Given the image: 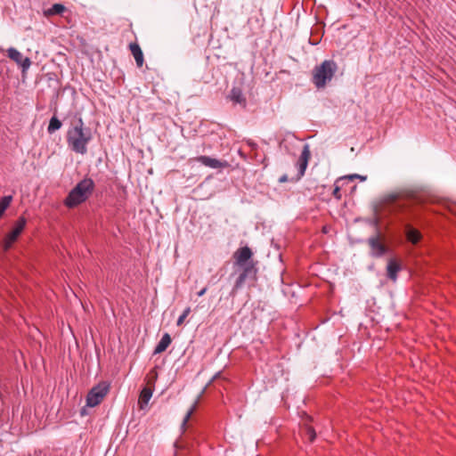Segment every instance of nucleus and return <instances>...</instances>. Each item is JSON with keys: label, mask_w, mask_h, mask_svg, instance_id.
I'll list each match as a JSON object with an SVG mask.
<instances>
[{"label": "nucleus", "mask_w": 456, "mask_h": 456, "mask_svg": "<svg viewBox=\"0 0 456 456\" xmlns=\"http://www.w3.org/2000/svg\"><path fill=\"white\" fill-rule=\"evenodd\" d=\"M93 134L89 127L85 126L81 118L71 123L67 131L66 141L69 148L78 154L87 153V145L92 141Z\"/></svg>", "instance_id": "nucleus-1"}, {"label": "nucleus", "mask_w": 456, "mask_h": 456, "mask_svg": "<svg viewBox=\"0 0 456 456\" xmlns=\"http://www.w3.org/2000/svg\"><path fill=\"white\" fill-rule=\"evenodd\" d=\"M94 182L91 178H84L69 192L64 200V204L69 208H73L85 202L93 193Z\"/></svg>", "instance_id": "nucleus-2"}, {"label": "nucleus", "mask_w": 456, "mask_h": 456, "mask_svg": "<svg viewBox=\"0 0 456 456\" xmlns=\"http://www.w3.org/2000/svg\"><path fill=\"white\" fill-rule=\"evenodd\" d=\"M338 66L334 60H324L312 71V83L317 89L324 88L334 77Z\"/></svg>", "instance_id": "nucleus-3"}, {"label": "nucleus", "mask_w": 456, "mask_h": 456, "mask_svg": "<svg viewBox=\"0 0 456 456\" xmlns=\"http://www.w3.org/2000/svg\"><path fill=\"white\" fill-rule=\"evenodd\" d=\"M110 383L102 381L94 386L86 395V406L95 407L99 405L110 392Z\"/></svg>", "instance_id": "nucleus-4"}, {"label": "nucleus", "mask_w": 456, "mask_h": 456, "mask_svg": "<svg viewBox=\"0 0 456 456\" xmlns=\"http://www.w3.org/2000/svg\"><path fill=\"white\" fill-rule=\"evenodd\" d=\"M26 224L27 220L24 216L18 218L12 230L4 239L3 248L4 251H8L12 247V244L18 240L19 236L23 232Z\"/></svg>", "instance_id": "nucleus-5"}, {"label": "nucleus", "mask_w": 456, "mask_h": 456, "mask_svg": "<svg viewBox=\"0 0 456 456\" xmlns=\"http://www.w3.org/2000/svg\"><path fill=\"white\" fill-rule=\"evenodd\" d=\"M242 271L240 273L239 277L237 278L234 287L232 289V292H235L239 289H240L246 281H256V273H257V268L256 266V264L254 262L248 263L244 266H240Z\"/></svg>", "instance_id": "nucleus-6"}, {"label": "nucleus", "mask_w": 456, "mask_h": 456, "mask_svg": "<svg viewBox=\"0 0 456 456\" xmlns=\"http://www.w3.org/2000/svg\"><path fill=\"white\" fill-rule=\"evenodd\" d=\"M367 242L370 248V254L374 257H380L383 255H385L387 251V247L382 241L379 231H377V233L375 235L370 237Z\"/></svg>", "instance_id": "nucleus-7"}, {"label": "nucleus", "mask_w": 456, "mask_h": 456, "mask_svg": "<svg viewBox=\"0 0 456 456\" xmlns=\"http://www.w3.org/2000/svg\"><path fill=\"white\" fill-rule=\"evenodd\" d=\"M311 158L310 147L308 144H305L300 154V157L297 162V174L295 178H292L291 181L297 182L301 179V177L305 175L306 170L308 161Z\"/></svg>", "instance_id": "nucleus-8"}, {"label": "nucleus", "mask_w": 456, "mask_h": 456, "mask_svg": "<svg viewBox=\"0 0 456 456\" xmlns=\"http://www.w3.org/2000/svg\"><path fill=\"white\" fill-rule=\"evenodd\" d=\"M6 52L7 56L21 68V72L23 74L31 66V60L28 57H23L22 53H20L17 49L10 47Z\"/></svg>", "instance_id": "nucleus-9"}, {"label": "nucleus", "mask_w": 456, "mask_h": 456, "mask_svg": "<svg viewBox=\"0 0 456 456\" xmlns=\"http://www.w3.org/2000/svg\"><path fill=\"white\" fill-rule=\"evenodd\" d=\"M253 252L248 246L239 248L233 254L234 265L237 266H244L248 263L253 262L251 260Z\"/></svg>", "instance_id": "nucleus-10"}, {"label": "nucleus", "mask_w": 456, "mask_h": 456, "mask_svg": "<svg viewBox=\"0 0 456 456\" xmlns=\"http://www.w3.org/2000/svg\"><path fill=\"white\" fill-rule=\"evenodd\" d=\"M226 99L233 105H240L243 109L247 107V98L240 86H232L228 93Z\"/></svg>", "instance_id": "nucleus-11"}, {"label": "nucleus", "mask_w": 456, "mask_h": 456, "mask_svg": "<svg viewBox=\"0 0 456 456\" xmlns=\"http://www.w3.org/2000/svg\"><path fill=\"white\" fill-rule=\"evenodd\" d=\"M191 160L198 161L202 165L211 168H226L230 167V164L227 161H221L208 156H199L197 158L191 159Z\"/></svg>", "instance_id": "nucleus-12"}, {"label": "nucleus", "mask_w": 456, "mask_h": 456, "mask_svg": "<svg viewBox=\"0 0 456 456\" xmlns=\"http://www.w3.org/2000/svg\"><path fill=\"white\" fill-rule=\"evenodd\" d=\"M402 269L400 263L395 259H389L387 266V277L395 281L397 279V273Z\"/></svg>", "instance_id": "nucleus-13"}, {"label": "nucleus", "mask_w": 456, "mask_h": 456, "mask_svg": "<svg viewBox=\"0 0 456 456\" xmlns=\"http://www.w3.org/2000/svg\"><path fill=\"white\" fill-rule=\"evenodd\" d=\"M129 49L135 60L137 67L138 68L142 67L144 59H143V53H142L139 45L137 43H131L129 45Z\"/></svg>", "instance_id": "nucleus-14"}, {"label": "nucleus", "mask_w": 456, "mask_h": 456, "mask_svg": "<svg viewBox=\"0 0 456 456\" xmlns=\"http://www.w3.org/2000/svg\"><path fill=\"white\" fill-rule=\"evenodd\" d=\"M406 238L412 244H417L422 238L421 233L410 224L405 225Z\"/></svg>", "instance_id": "nucleus-15"}, {"label": "nucleus", "mask_w": 456, "mask_h": 456, "mask_svg": "<svg viewBox=\"0 0 456 456\" xmlns=\"http://www.w3.org/2000/svg\"><path fill=\"white\" fill-rule=\"evenodd\" d=\"M172 342V339H171V337L168 333H165L161 339L159 340V342L158 343V345L156 346L155 349H154V354H161L163 353L164 351L167 350V348L169 346V345L171 344Z\"/></svg>", "instance_id": "nucleus-16"}, {"label": "nucleus", "mask_w": 456, "mask_h": 456, "mask_svg": "<svg viewBox=\"0 0 456 456\" xmlns=\"http://www.w3.org/2000/svg\"><path fill=\"white\" fill-rule=\"evenodd\" d=\"M66 11V7L61 4H54L51 8L44 10V15L47 18L54 15H61Z\"/></svg>", "instance_id": "nucleus-17"}, {"label": "nucleus", "mask_w": 456, "mask_h": 456, "mask_svg": "<svg viewBox=\"0 0 456 456\" xmlns=\"http://www.w3.org/2000/svg\"><path fill=\"white\" fill-rule=\"evenodd\" d=\"M152 389L150 387H143L142 390L140 393L138 403L140 405V408L142 409L144 405H147L150 399L152 396Z\"/></svg>", "instance_id": "nucleus-18"}, {"label": "nucleus", "mask_w": 456, "mask_h": 456, "mask_svg": "<svg viewBox=\"0 0 456 456\" xmlns=\"http://www.w3.org/2000/svg\"><path fill=\"white\" fill-rule=\"evenodd\" d=\"M61 125H62L61 122L55 116H53L50 119V122H49V125L47 127V132L49 134H53L55 131L59 130L61 127Z\"/></svg>", "instance_id": "nucleus-19"}, {"label": "nucleus", "mask_w": 456, "mask_h": 456, "mask_svg": "<svg viewBox=\"0 0 456 456\" xmlns=\"http://www.w3.org/2000/svg\"><path fill=\"white\" fill-rule=\"evenodd\" d=\"M12 201V196H4L0 199V218Z\"/></svg>", "instance_id": "nucleus-20"}, {"label": "nucleus", "mask_w": 456, "mask_h": 456, "mask_svg": "<svg viewBox=\"0 0 456 456\" xmlns=\"http://www.w3.org/2000/svg\"><path fill=\"white\" fill-rule=\"evenodd\" d=\"M197 406H198V400H196L194 402V403L192 404V406L190 408V410L187 411L186 415L183 418V423H182V426H181V428L183 430H185L187 428V423L190 420V419L192 416V414L194 413V411H196Z\"/></svg>", "instance_id": "nucleus-21"}, {"label": "nucleus", "mask_w": 456, "mask_h": 456, "mask_svg": "<svg viewBox=\"0 0 456 456\" xmlns=\"http://www.w3.org/2000/svg\"><path fill=\"white\" fill-rule=\"evenodd\" d=\"M190 313H191V308L190 307H186L183 310V314L177 319L176 325L177 326H181L183 323L185 318L190 314Z\"/></svg>", "instance_id": "nucleus-22"}, {"label": "nucleus", "mask_w": 456, "mask_h": 456, "mask_svg": "<svg viewBox=\"0 0 456 456\" xmlns=\"http://www.w3.org/2000/svg\"><path fill=\"white\" fill-rule=\"evenodd\" d=\"M305 435L307 436L309 442L312 443L314 441L316 433L312 427H305Z\"/></svg>", "instance_id": "nucleus-23"}, {"label": "nucleus", "mask_w": 456, "mask_h": 456, "mask_svg": "<svg viewBox=\"0 0 456 456\" xmlns=\"http://www.w3.org/2000/svg\"><path fill=\"white\" fill-rule=\"evenodd\" d=\"M332 195L338 199V200H340L341 199V193H340V188L338 186H336L332 191Z\"/></svg>", "instance_id": "nucleus-24"}, {"label": "nucleus", "mask_w": 456, "mask_h": 456, "mask_svg": "<svg viewBox=\"0 0 456 456\" xmlns=\"http://www.w3.org/2000/svg\"><path fill=\"white\" fill-rule=\"evenodd\" d=\"M354 178H358V179H360L361 181H365V180H366V176H362V175H356V174H355V175H350V176H349V179H350V180H353V179H354Z\"/></svg>", "instance_id": "nucleus-25"}, {"label": "nucleus", "mask_w": 456, "mask_h": 456, "mask_svg": "<svg viewBox=\"0 0 456 456\" xmlns=\"http://www.w3.org/2000/svg\"><path fill=\"white\" fill-rule=\"evenodd\" d=\"M287 181H289L287 175H283L282 176H281V177L279 178V182H280V183H285V182H287Z\"/></svg>", "instance_id": "nucleus-26"}, {"label": "nucleus", "mask_w": 456, "mask_h": 456, "mask_svg": "<svg viewBox=\"0 0 456 456\" xmlns=\"http://www.w3.org/2000/svg\"><path fill=\"white\" fill-rule=\"evenodd\" d=\"M207 289H207L206 287H205V288H203L201 290H200V291L197 293V295H198L199 297H202V296L207 292Z\"/></svg>", "instance_id": "nucleus-27"}]
</instances>
